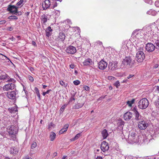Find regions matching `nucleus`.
Listing matches in <instances>:
<instances>
[{
    "mask_svg": "<svg viewBox=\"0 0 159 159\" xmlns=\"http://www.w3.org/2000/svg\"><path fill=\"white\" fill-rule=\"evenodd\" d=\"M134 63V61L132 60L130 57H126L122 61L121 66L122 68L131 67Z\"/></svg>",
    "mask_w": 159,
    "mask_h": 159,
    "instance_id": "1",
    "label": "nucleus"
},
{
    "mask_svg": "<svg viewBox=\"0 0 159 159\" xmlns=\"http://www.w3.org/2000/svg\"><path fill=\"white\" fill-rule=\"evenodd\" d=\"M149 105L148 100L144 98L141 99L138 102V107L139 108L142 109L146 108Z\"/></svg>",
    "mask_w": 159,
    "mask_h": 159,
    "instance_id": "2",
    "label": "nucleus"
},
{
    "mask_svg": "<svg viewBox=\"0 0 159 159\" xmlns=\"http://www.w3.org/2000/svg\"><path fill=\"white\" fill-rule=\"evenodd\" d=\"M145 57V54L143 51H138L136 55V59L139 62H142Z\"/></svg>",
    "mask_w": 159,
    "mask_h": 159,
    "instance_id": "3",
    "label": "nucleus"
},
{
    "mask_svg": "<svg viewBox=\"0 0 159 159\" xmlns=\"http://www.w3.org/2000/svg\"><path fill=\"white\" fill-rule=\"evenodd\" d=\"M137 135V132L134 129L131 130L129 133L128 136V139L132 142H136L135 139Z\"/></svg>",
    "mask_w": 159,
    "mask_h": 159,
    "instance_id": "4",
    "label": "nucleus"
},
{
    "mask_svg": "<svg viewBox=\"0 0 159 159\" xmlns=\"http://www.w3.org/2000/svg\"><path fill=\"white\" fill-rule=\"evenodd\" d=\"M17 92V90L7 92L6 96L9 99L16 100V94Z\"/></svg>",
    "mask_w": 159,
    "mask_h": 159,
    "instance_id": "5",
    "label": "nucleus"
},
{
    "mask_svg": "<svg viewBox=\"0 0 159 159\" xmlns=\"http://www.w3.org/2000/svg\"><path fill=\"white\" fill-rule=\"evenodd\" d=\"M18 7L14 6L9 5L8 6L7 8V11H9L10 12L15 14L17 13L16 15H19V14H17L18 13L17 12L18 8Z\"/></svg>",
    "mask_w": 159,
    "mask_h": 159,
    "instance_id": "6",
    "label": "nucleus"
},
{
    "mask_svg": "<svg viewBox=\"0 0 159 159\" xmlns=\"http://www.w3.org/2000/svg\"><path fill=\"white\" fill-rule=\"evenodd\" d=\"M7 130L10 134L15 135L18 133L17 128L14 126H8L7 128Z\"/></svg>",
    "mask_w": 159,
    "mask_h": 159,
    "instance_id": "7",
    "label": "nucleus"
},
{
    "mask_svg": "<svg viewBox=\"0 0 159 159\" xmlns=\"http://www.w3.org/2000/svg\"><path fill=\"white\" fill-rule=\"evenodd\" d=\"M16 86L14 84L12 83H8L6 84L3 87V89L4 91H7L9 90L13 89Z\"/></svg>",
    "mask_w": 159,
    "mask_h": 159,
    "instance_id": "8",
    "label": "nucleus"
},
{
    "mask_svg": "<svg viewBox=\"0 0 159 159\" xmlns=\"http://www.w3.org/2000/svg\"><path fill=\"white\" fill-rule=\"evenodd\" d=\"M118 62L116 61L110 62L108 65L109 69L112 70H114L117 69Z\"/></svg>",
    "mask_w": 159,
    "mask_h": 159,
    "instance_id": "9",
    "label": "nucleus"
},
{
    "mask_svg": "<svg viewBox=\"0 0 159 159\" xmlns=\"http://www.w3.org/2000/svg\"><path fill=\"white\" fill-rule=\"evenodd\" d=\"M155 48V45L151 43H148L146 46V49L148 52H152L154 51Z\"/></svg>",
    "mask_w": 159,
    "mask_h": 159,
    "instance_id": "10",
    "label": "nucleus"
},
{
    "mask_svg": "<svg viewBox=\"0 0 159 159\" xmlns=\"http://www.w3.org/2000/svg\"><path fill=\"white\" fill-rule=\"evenodd\" d=\"M107 63L103 60H101L98 63V67L101 70H104L107 66Z\"/></svg>",
    "mask_w": 159,
    "mask_h": 159,
    "instance_id": "11",
    "label": "nucleus"
},
{
    "mask_svg": "<svg viewBox=\"0 0 159 159\" xmlns=\"http://www.w3.org/2000/svg\"><path fill=\"white\" fill-rule=\"evenodd\" d=\"M101 148L104 152L108 151L109 149L108 143L105 141H103L101 143Z\"/></svg>",
    "mask_w": 159,
    "mask_h": 159,
    "instance_id": "12",
    "label": "nucleus"
},
{
    "mask_svg": "<svg viewBox=\"0 0 159 159\" xmlns=\"http://www.w3.org/2000/svg\"><path fill=\"white\" fill-rule=\"evenodd\" d=\"M132 111L134 115L135 119L136 120H138L141 119V116L138 111L137 108L136 107H134Z\"/></svg>",
    "mask_w": 159,
    "mask_h": 159,
    "instance_id": "13",
    "label": "nucleus"
},
{
    "mask_svg": "<svg viewBox=\"0 0 159 159\" xmlns=\"http://www.w3.org/2000/svg\"><path fill=\"white\" fill-rule=\"evenodd\" d=\"M76 52L75 48L73 46H70L67 48L66 52L70 54H74Z\"/></svg>",
    "mask_w": 159,
    "mask_h": 159,
    "instance_id": "14",
    "label": "nucleus"
},
{
    "mask_svg": "<svg viewBox=\"0 0 159 159\" xmlns=\"http://www.w3.org/2000/svg\"><path fill=\"white\" fill-rule=\"evenodd\" d=\"M147 127V124L144 120L140 121L138 124V127L141 129H145Z\"/></svg>",
    "mask_w": 159,
    "mask_h": 159,
    "instance_id": "15",
    "label": "nucleus"
},
{
    "mask_svg": "<svg viewBox=\"0 0 159 159\" xmlns=\"http://www.w3.org/2000/svg\"><path fill=\"white\" fill-rule=\"evenodd\" d=\"M51 5V2L49 0H45L42 4V7L43 10L48 8Z\"/></svg>",
    "mask_w": 159,
    "mask_h": 159,
    "instance_id": "16",
    "label": "nucleus"
},
{
    "mask_svg": "<svg viewBox=\"0 0 159 159\" xmlns=\"http://www.w3.org/2000/svg\"><path fill=\"white\" fill-rule=\"evenodd\" d=\"M133 116V114L130 112H126L124 116V118L126 120H130Z\"/></svg>",
    "mask_w": 159,
    "mask_h": 159,
    "instance_id": "17",
    "label": "nucleus"
},
{
    "mask_svg": "<svg viewBox=\"0 0 159 159\" xmlns=\"http://www.w3.org/2000/svg\"><path fill=\"white\" fill-rule=\"evenodd\" d=\"M52 30L50 26H48L46 30V35L47 37H49L51 35V32Z\"/></svg>",
    "mask_w": 159,
    "mask_h": 159,
    "instance_id": "18",
    "label": "nucleus"
},
{
    "mask_svg": "<svg viewBox=\"0 0 159 159\" xmlns=\"http://www.w3.org/2000/svg\"><path fill=\"white\" fill-rule=\"evenodd\" d=\"M10 151L11 154L13 155L16 154L18 152V150L16 148L13 147L11 148Z\"/></svg>",
    "mask_w": 159,
    "mask_h": 159,
    "instance_id": "19",
    "label": "nucleus"
},
{
    "mask_svg": "<svg viewBox=\"0 0 159 159\" xmlns=\"http://www.w3.org/2000/svg\"><path fill=\"white\" fill-rule=\"evenodd\" d=\"M92 61L91 59L88 58L85 60L83 62V64L84 66L89 65L92 64Z\"/></svg>",
    "mask_w": 159,
    "mask_h": 159,
    "instance_id": "20",
    "label": "nucleus"
},
{
    "mask_svg": "<svg viewBox=\"0 0 159 159\" xmlns=\"http://www.w3.org/2000/svg\"><path fill=\"white\" fill-rule=\"evenodd\" d=\"M48 16L45 14L43 15L41 17V22L43 23H45L47 21Z\"/></svg>",
    "mask_w": 159,
    "mask_h": 159,
    "instance_id": "21",
    "label": "nucleus"
},
{
    "mask_svg": "<svg viewBox=\"0 0 159 159\" xmlns=\"http://www.w3.org/2000/svg\"><path fill=\"white\" fill-rule=\"evenodd\" d=\"M102 134L103 139H106L108 135L107 131L106 129H104L102 132Z\"/></svg>",
    "mask_w": 159,
    "mask_h": 159,
    "instance_id": "22",
    "label": "nucleus"
},
{
    "mask_svg": "<svg viewBox=\"0 0 159 159\" xmlns=\"http://www.w3.org/2000/svg\"><path fill=\"white\" fill-rule=\"evenodd\" d=\"M59 38L60 40L64 41L65 38V34L63 33H60L59 34Z\"/></svg>",
    "mask_w": 159,
    "mask_h": 159,
    "instance_id": "23",
    "label": "nucleus"
},
{
    "mask_svg": "<svg viewBox=\"0 0 159 159\" xmlns=\"http://www.w3.org/2000/svg\"><path fill=\"white\" fill-rule=\"evenodd\" d=\"M9 76L6 74H4L3 75H2L0 76V80H6L8 79Z\"/></svg>",
    "mask_w": 159,
    "mask_h": 159,
    "instance_id": "24",
    "label": "nucleus"
},
{
    "mask_svg": "<svg viewBox=\"0 0 159 159\" xmlns=\"http://www.w3.org/2000/svg\"><path fill=\"white\" fill-rule=\"evenodd\" d=\"M84 103L76 104L73 107V108L75 109H78L82 107L84 105Z\"/></svg>",
    "mask_w": 159,
    "mask_h": 159,
    "instance_id": "25",
    "label": "nucleus"
},
{
    "mask_svg": "<svg viewBox=\"0 0 159 159\" xmlns=\"http://www.w3.org/2000/svg\"><path fill=\"white\" fill-rule=\"evenodd\" d=\"M147 14L152 16H155L157 14V12L154 10L151 9L147 12Z\"/></svg>",
    "mask_w": 159,
    "mask_h": 159,
    "instance_id": "26",
    "label": "nucleus"
},
{
    "mask_svg": "<svg viewBox=\"0 0 159 159\" xmlns=\"http://www.w3.org/2000/svg\"><path fill=\"white\" fill-rule=\"evenodd\" d=\"M56 134L53 132H52L50 135L51 141H53L56 138Z\"/></svg>",
    "mask_w": 159,
    "mask_h": 159,
    "instance_id": "27",
    "label": "nucleus"
},
{
    "mask_svg": "<svg viewBox=\"0 0 159 159\" xmlns=\"http://www.w3.org/2000/svg\"><path fill=\"white\" fill-rule=\"evenodd\" d=\"M9 110L11 113H15L18 111L17 108L16 107L12 108L11 109H9Z\"/></svg>",
    "mask_w": 159,
    "mask_h": 159,
    "instance_id": "28",
    "label": "nucleus"
},
{
    "mask_svg": "<svg viewBox=\"0 0 159 159\" xmlns=\"http://www.w3.org/2000/svg\"><path fill=\"white\" fill-rule=\"evenodd\" d=\"M124 125V122L121 120H119L117 122V125L118 126L121 127L122 128V126Z\"/></svg>",
    "mask_w": 159,
    "mask_h": 159,
    "instance_id": "29",
    "label": "nucleus"
},
{
    "mask_svg": "<svg viewBox=\"0 0 159 159\" xmlns=\"http://www.w3.org/2000/svg\"><path fill=\"white\" fill-rule=\"evenodd\" d=\"M154 43L155 48L157 49H159V40H155Z\"/></svg>",
    "mask_w": 159,
    "mask_h": 159,
    "instance_id": "30",
    "label": "nucleus"
},
{
    "mask_svg": "<svg viewBox=\"0 0 159 159\" xmlns=\"http://www.w3.org/2000/svg\"><path fill=\"white\" fill-rule=\"evenodd\" d=\"M135 99H133L131 101H128L127 102V104L129 107H131L132 105L133 104L135 101Z\"/></svg>",
    "mask_w": 159,
    "mask_h": 159,
    "instance_id": "31",
    "label": "nucleus"
},
{
    "mask_svg": "<svg viewBox=\"0 0 159 159\" xmlns=\"http://www.w3.org/2000/svg\"><path fill=\"white\" fill-rule=\"evenodd\" d=\"M24 2V0H20V1L17 3L16 5L18 6V7L19 8V7H20L23 5V2Z\"/></svg>",
    "mask_w": 159,
    "mask_h": 159,
    "instance_id": "32",
    "label": "nucleus"
},
{
    "mask_svg": "<svg viewBox=\"0 0 159 159\" xmlns=\"http://www.w3.org/2000/svg\"><path fill=\"white\" fill-rule=\"evenodd\" d=\"M8 18L9 19L11 20H17L18 19V17L16 16H9Z\"/></svg>",
    "mask_w": 159,
    "mask_h": 159,
    "instance_id": "33",
    "label": "nucleus"
},
{
    "mask_svg": "<svg viewBox=\"0 0 159 159\" xmlns=\"http://www.w3.org/2000/svg\"><path fill=\"white\" fill-rule=\"evenodd\" d=\"M75 94H73L70 97V101L69 102H68V103H69L70 102H72L73 100L75 101Z\"/></svg>",
    "mask_w": 159,
    "mask_h": 159,
    "instance_id": "34",
    "label": "nucleus"
},
{
    "mask_svg": "<svg viewBox=\"0 0 159 159\" xmlns=\"http://www.w3.org/2000/svg\"><path fill=\"white\" fill-rule=\"evenodd\" d=\"M60 84L62 86H64L65 87H66L67 86V84H65V82H64L62 81H60Z\"/></svg>",
    "mask_w": 159,
    "mask_h": 159,
    "instance_id": "35",
    "label": "nucleus"
},
{
    "mask_svg": "<svg viewBox=\"0 0 159 159\" xmlns=\"http://www.w3.org/2000/svg\"><path fill=\"white\" fill-rule=\"evenodd\" d=\"M81 136V133H79L77 134L74 138V140H76L78 139Z\"/></svg>",
    "mask_w": 159,
    "mask_h": 159,
    "instance_id": "36",
    "label": "nucleus"
},
{
    "mask_svg": "<svg viewBox=\"0 0 159 159\" xmlns=\"http://www.w3.org/2000/svg\"><path fill=\"white\" fill-rule=\"evenodd\" d=\"M73 83L75 85H77L80 84V82L79 80H76L73 81Z\"/></svg>",
    "mask_w": 159,
    "mask_h": 159,
    "instance_id": "37",
    "label": "nucleus"
},
{
    "mask_svg": "<svg viewBox=\"0 0 159 159\" xmlns=\"http://www.w3.org/2000/svg\"><path fill=\"white\" fill-rule=\"evenodd\" d=\"M37 143L36 142H34L32 144L31 146V148L32 149L34 148L37 146Z\"/></svg>",
    "mask_w": 159,
    "mask_h": 159,
    "instance_id": "38",
    "label": "nucleus"
},
{
    "mask_svg": "<svg viewBox=\"0 0 159 159\" xmlns=\"http://www.w3.org/2000/svg\"><path fill=\"white\" fill-rule=\"evenodd\" d=\"M155 104L156 106H159V97L158 99L155 102Z\"/></svg>",
    "mask_w": 159,
    "mask_h": 159,
    "instance_id": "39",
    "label": "nucleus"
},
{
    "mask_svg": "<svg viewBox=\"0 0 159 159\" xmlns=\"http://www.w3.org/2000/svg\"><path fill=\"white\" fill-rule=\"evenodd\" d=\"M69 126V125L68 124H66L64 125L63 129L67 131Z\"/></svg>",
    "mask_w": 159,
    "mask_h": 159,
    "instance_id": "40",
    "label": "nucleus"
},
{
    "mask_svg": "<svg viewBox=\"0 0 159 159\" xmlns=\"http://www.w3.org/2000/svg\"><path fill=\"white\" fill-rule=\"evenodd\" d=\"M66 131L62 128L59 131V134H61L64 133V132H66Z\"/></svg>",
    "mask_w": 159,
    "mask_h": 159,
    "instance_id": "41",
    "label": "nucleus"
},
{
    "mask_svg": "<svg viewBox=\"0 0 159 159\" xmlns=\"http://www.w3.org/2000/svg\"><path fill=\"white\" fill-rule=\"evenodd\" d=\"M114 85L115 86H116V87L117 88L118 87V86L120 85V82H119V81H116V82L115 83Z\"/></svg>",
    "mask_w": 159,
    "mask_h": 159,
    "instance_id": "42",
    "label": "nucleus"
},
{
    "mask_svg": "<svg viewBox=\"0 0 159 159\" xmlns=\"http://www.w3.org/2000/svg\"><path fill=\"white\" fill-rule=\"evenodd\" d=\"M108 79L109 80H114L115 78V77L112 76H109L108 77Z\"/></svg>",
    "mask_w": 159,
    "mask_h": 159,
    "instance_id": "43",
    "label": "nucleus"
},
{
    "mask_svg": "<svg viewBox=\"0 0 159 159\" xmlns=\"http://www.w3.org/2000/svg\"><path fill=\"white\" fill-rule=\"evenodd\" d=\"M51 91V89H49L46 92H44L43 93V96H45L46 94H48L50 91Z\"/></svg>",
    "mask_w": 159,
    "mask_h": 159,
    "instance_id": "44",
    "label": "nucleus"
},
{
    "mask_svg": "<svg viewBox=\"0 0 159 159\" xmlns=\"http://www.w3.org/2000/svg\"><path fill=\"white\" fill-rule=\"evenodd\" d=\"M84 89L86 91H89V90L90 88L87 86H84Z\"/></svg>",
    "mask_w": 159,
    "mask_h": 159,
    "instance_id": "45",
    "label": "nucleus"
},
{
    "mask_svg": "<svg viewBox=\"0 0 159 159\" xmlns=\"http://www.w3.org/2000/svg\"><path fill=\"white\" fill-rule=\"evenodd\" d=\"M155 5L156 7H159V1H156L155 2Z\"/></svg>",
    "mask_w": 159,
    "mask_h": 159,
    "instance_id": "46",
    "label": "nucleus"
},
{
    "mask_svg": "<svg viewBox=\"0 0 159 159\" xmlns=\"http://www.w3.org/2000/svg\"><path fill=\"white\" fill-rule=\"evenodd\" d=\"M34 90L35 92V93L36 94H37L39 93V89L36 87H35L34 88Z\"/></svg>",
    "mask_w": 159,
    "mask_h": 159,
    "instance_id": "47",
    "label": "nucleus"
},
{
    "mask_svg": "<svg viewBox=\"0 0 159 159\" xmlns=\"http://www.w3.org/2000/svg\"><path fill=\"white\" fill-rule=\"evenodd\" d=\"M9 77H8V78ZM8 79H9L8 78ZM7 80L6 81L7 82H13L14 81V80L13 79H11L10 78V79H7Z\"/></svg>",
    "mask_w": 159,
    "mask_h": 159,
    "instance_id": "48",
    "label": "nucleus"
},
{
    "mask_svg": "<svg viewBox=\"0 0 159 159\" xmlns=\"http://www.w3.org/2000/svg\"><path fill=\"white\" fill-rule=\"evenodd\" d=\"M6 22L5 20H2L0 21V25H3L5 24Z\"/></svg>",
    "mask_w": 159,
    "mask_h": 159,
    "instance_id": "49",
    "label": "nucleus"
},
{
    "mask_svg": "<svg viewBox=\"0 0 159 159\" xmlns=\"http://www.w3.org/2000/svg\"><path fill=\"white\" fill-rule=\"evenodd\" d=\"M96 43L100 45H102V42L100 41H97Z\"/></svg>",
    "mask_w": 159,
    "mask_h": 159,
    "instance_id": "50",
    "label": "nucleus"
},
{
    "mask_svg": "<svg viewBox=\"0 0 159 159\" xmlns=\"http://www.w3.org/2000/svg\"><path fill=\"white\" fill-rule=\"evenodd\" d=\"M134 76V75H129L127 77V79H129Z\"/></svg>",
    "mask_w": 159,
    "mask_h": 159,
    "instance_id": "51",
    "label": "nucleus"
},
{
    "mask_svg": "<svg viewBox=\"0 0 159 159\" xmlns=\"http://www.w3.org/2000/svg\"><path fill=\"white\" fill-rule=\"evenodd\" d=\"M54 124L52 122H51L49 123L48 125V128H50L52 126H53Z\"/></svg>",
    "mask_w": 159,
    "mask_h": 159,
    "instance_id": "52",
    "label": "nucleus"
},
{
    "mask_svg": "<svg viewBox=\"0 0 159 159\" xmlns=\"http://www.w3.org/2000/svg\"><path fill=\"white\" fill-rule=\"evenodd\" d=\"M29 80L31 81V82H33L34 81V79L31 76H30L29 77Z\"/></svg>",
    "mask_w": 159,
    "mask_h": 159,
    "instance_id": "53",
    "label": "nucleus"
},
{
    "mask_svg": "<svg viewBox=\"0 0 159 159\" xmlns=\"http://www.w3.org/2000/svg\"><path fill=\"white\" fill-rule=\"evenodd\" d=\"M65 107H63V106L61 107L60 109V111H62V112L64 110V109H65Z\"/></svg>",
    "mask_w": 159,
    "mask_h": 159,
    "instance_id": "54",
    "label": "nucleus"
},
{
    "mask_svg": "<svg viewBox=\"0 0 159 159\" xmlns=\"http://www.w3.org/2000/svg\"><path fill=\"white\" fill-rule=\"evenodd\" d=\"M137 30H135L132 33V35L133 36L135 35V34H137Z\"/></svg>",
    "mask_w": 159,
    "mask_h": 159,
    "instance_id": "55",
    "label": "nucleus"
},
{
    "mask_svg": "<svg viewBox=\"0 0 159 159\" xmlns=\"http://www.w3.org/2000/svg\"><path fill=\"white\" fill-rule=\"evenodd\" d=\"M57 3L56 2H55L54 3V4L53 6V8H54L55 7H57Z\"/></svg>",
    "mask_w": 159,
    "mask_h": 159,
    "instance_id": "56",
    "label": "nucleus"
},
{
    "mask_svg": "<svg viewBox=\"0 0 159 159\" xmlns=\"http://www.w3.org/2000/svg\"><path fill=\"white\" fill-rule=\"evenodd\" d=\"M37 94V96H38V97L39 98V100H41V98H40V93H37V94Z\"/></svg>",
    "mask_w": 159,
    "mask_h": 159,
    "instance_id": "57",
    "label": "nucleus"
},
{
    "mask_svg": "<svg viewBox=\"0 0 159 159\" xmlns=\"http://www.w3.org/2000/svg\"><path fill=\"white\" fill-rule=\"evenodd\" d=\"M23 159H32V158L31 157H29L27 156H26Z\"/></svg>",
    "mask_w": 159,
    "mask_h": 159,
    "instance_id": "58",
    "label": "nucleus"
},
{
    "mask_svg": "<svg viewBox=\"0 0 159 159\" xmlns=\"http://www.w3.org/2000/svg\"><path fill=\"white\" fill-rule=\"evenodd\" d=\"M70 67L72 69H73L75 67L74 65L72 64L70 65Z\"/></svg>",
    "mask_w": 159,
    "mask_h": 159,
    "instance_id": "59",
    "label": "nucleus"
},
{
    "mask_svg": "<svg viewBox=\"0 0 159 159\" xmlns=\"http://www.w3.org/2000/svg\"><path fill=\"white\" fill-rule=\"evenodd\" d=\"M57 155V153L56 152H54L53 153V156L54 157L56 156Z\"/></svg>",
    "mask_w": 159,
    "mask_h": 159,
    "instance_id": "60",
    "label": "nucleus"
},
{
    "mask_svg": "<svg viewBox=\"0 0 159 159\" xmlns=\"http://www.w3.org/2000/svg\"><path fill=\"white\" fill-rule=\"evenodd\" d=\"M7 29H8V30H9V31H11L13 30L12 28H11V27H8L7 28Z\"/></svg>",
    "mask_w": 159,
    "mask_h": 159,
    "instance_id": "61",
    "label": "nucleus"
},
{
    "mask_svg": "<svg viewBox=\"0 0 159 159\" xmlns=\"http://www.w3.org/2000/svg\"><path fill=\"white\" fill-rule=\"evenodd\" d=\"M32 44L34 46H36V43L34 41H32Z\"/></svg>",
    "mask_w": 159,
    "mask_h": 159,
    "instance_id": "62",
    "label": "nucleus"
},
{
    "mask_svg": "<svg viewBox=\"0 0 159 159\" xmlns=\"http://www.w3.org/2000/svg\"><path fill=\"white\" fill-rule=\"evenodd\" d=\"M96 159H102V158L101 157H97Z\"/></svg>",
    "mask_w": 159,
    "mask_h": 159,
    "instance_id": "63",
    "label": "nucleus"
},
{
    "mask_svg": "<svg viewBox=\"0 0 159 159\" xmlns=\"http://www.w3.org/2000/svg\"><path fill=\"white\" fill-rule=\"evenodd\" d=\"M156 90L159 92V86H157V87Z\"/></svg>",
    "mask_w": 159,
    "mask_h": 159,
    "instance_id": "64",
    "label": "nucleus"
}]
</instances>
